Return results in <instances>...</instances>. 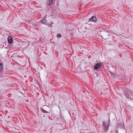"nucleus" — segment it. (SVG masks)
I'll return each instance as SVG.
<instances>
[{
  "instance_id": "9d476101",
  "label": "nucleus",
  "mask_w": 133,
  "mask_h": 133,
  "mask_svg": "<svg viewBox=\"0 0 133 133\" xmlns=\"http://www.w3.org/2000/svg\"><path fill=\"white\" fill-rule=\"evenodd\" d=\"M129 92H128V94L129 95H131L132 93V91H129Z\"/></svg>"
},
{
  "instance_id": "6e6552de",
  "label": "nucleus",
  "mask_w": 133,
  "mask_h": 133,
  "mask_svg": "<svg viewBox=\"0 0 133 133\" xmlns=\"http://www.w3.org/2000/svg\"><path fill=\"white\" fill-rule=\"evenodd\" d=\"M46 22V21L44 19H43L42 21V22L43 23H45Z\"/></svg>"
},
{
  "instance_id": "9b49d317",
  "label": "nucleus",
  "mask_w": 133,
  "mask_h": 133,
  "mask_svg": "<svg viewBox=\"0 0 133 133\" xmlns=\"http://www.w3.org/2000/svg\"><path fill=\"white\" fill-rule=\"evenodd\" d=\"M108 35V36H109L110 35H109V34H108V35Z\"/></svg>"
},
{
  "instance_id": "0eeeda50",
  "label": "nucleus",
  "mask_w": 133,
  "mask_h": 133,
  "mask_svg": "<svg viewBox=\"0 0 133 133\" xmlns=\"http://www.w3.org/2000/svg\"><path fill=\"white\" fill-rule=\"evenodd\" d=\"M3 65L2 63H0V71L2 70L3 68Z\"/></svg>"
},
{
  "instance_id": "39448f33",
  "label": "nucleus",
  "mask_w": 133,
  "mask_h": 133,
  "mask_svg": "<svg viewBox=\"0 0 133 133\" xmlns=\"http://www.w3.org/2000/svg\"><path fill=\"white\" fill-rule=\"evenodd\" d=\"M53 0H47V4L48 5H50L53 3Z\"/></svg>"
},
{
  "instance_id": "f257e3e1",
  "label": "nucleus",
  "mask_w": 133,
  "mask_h": 133,
  "mask_svg": "<svg viewBox=\"0 0 133 133\" xmlns=\"http://www.w3.org/2000/svg\"><path fill=\"white\" fill-rule=\"evenodd\" d=\"M109 123L108 122H103V129H104V131L107 132L108 129Z\"/></svg>"
},
{
  "instance_id": "1a4fd4ad",
  "label": "nucleus",
  "mask_w": 133,
  "mask_h": 133,
  "mask_svg": "<svg viewBox=\"0 0 133 133\" xmlns=\"http://www.w3.org/2000/svg\"><path fill=\"white\" fill-rule=\"evenodd\" d=\"M57 36L58 38H60L61 37V35L60 34H58L57 35Z\"/></svg>"
},
{
  "instance_id": "f03ea898",
  "label": "nucleus",
  "mask_w": 133,
  "mask_h": 133,
  "mask_svg": "<svg viewBox=\"0 0 133 133\" xmlns=\"http://www.w3.org/2000/svg\"><path fill=\"white\" fill-rule=\"evenodd\" d=\"M12 39L13 38L11 36H9L8 39V43L10 44H12L13 42Z\"/></svg>"
},
{
  "instance_id": "423d86ee",
  "label": "nucleus",
  "mask_w": 133,
  "mask_h": 133,
  "mask_svg": "<svg viewBox=\"0 0 133 133\" xmlns=\"http://www.w3.org/2000/svg\"><path fill=\"white\" fill-rule=\"evenodd\" d=\"M42 111L44 113H49V112L46 111L44 110L43 109H41Z\"/></svg>"
},
{
  "instance_id": "20e7f679",
  "label": "nucleus",
  "mask_w": 133,
  "mask_h": 133,
  "mask_svg": "<svg viewBox=\"0 0 133 133\" xmlns=\"http://www.w3.org/2000/svg\"><path fill=\"white\" fill-rule=\"evenodd\" d=\"M97 20L96 17L95 16H92L91 18L89 19V20L90 21L93 22H95Z\"/></svg>"
},
{
  "instance_id": "7ed1b4c3",
  "label": "nucleus",
  "mask_w": 133,
  "mask_h": 133,
  "mask_svg": "<svg viewBox=\"0 0 133 133\" xmlns=\"http://www.w3.org/2000/svg\"><path fill=\"white\" fill-rule=\"evenodd\" d=\"M101 64L99 63H97L96 65L94 66V69H97L100 66Z\"/></svg>"
}]
</instances>
